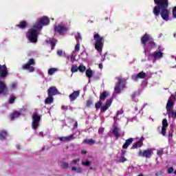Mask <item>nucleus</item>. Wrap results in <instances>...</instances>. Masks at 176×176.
Returning <instances> with one entry per match:
<instances>
[{"instance_id":"nucleus-41","label":"nucleus","mask_w":176,"mask_h":176,"mask_svg":"<svg viewBox=\"0 0 176 176\" xmlns=\"http://www.w3.org/2000/svg\"><path fill=\"white\" fill-rule=\"evenodd\" d=\"M61 109H63V111H67L68 109V106L63 105Z\"/></svg>"},{"instance_id":"nucleus-37","label":"nucleus","mask_w":176,"mask_h":176,"mask_svg":"<svg viewBox=\"0 0 176 176\" xmlns=\"http://www.w3.org/2000/svg\"><path fill=\"white\" fill-rule=\"evenodd\" d=\"M16 87H17V83L13 82L11 85V89L14 90V89H16Z\"/></svg>"},{"instance_id":"nucleus-15","label":"nucleus","mask_w":176,"mask_h":176,"mask_svg":"<svg viewBox=\"0 0 176 176\" xmlns=\"http://www.w3.org/2000/svg\"><path fill=\"white\" fill-rule=\"evenodd\" d=\"M47 94L48 96H56V94H60V92L56 87H51L47 90Z\"/></svg>"},{"instance_id":"nucleus-47","label":"nucleus","mask_w":176,"mask_h":176,"mask_svg":"<svg viewBox=\"0 0 176 176\" xmlns=\"http://www.w3.org/2000/svg\"><path fill=\"white\" fill-rule=\"evenodd\" d=\"M76 171V173H82V170L81 169V168H77Z\"/></svg>"},{"instance_id":"nucleus-51","label":"nucleus","mask_w":176,"mask_h":176,"mask_svg":"<svg viewBox=\"0 0 176 176\" xmlns=\"http://www.w3.org/2000/svg\"><path fill=\"white\" fill-rule=\"evenodd\" d=\"M52 49H54V46H56V44H54V43H52Z\"/></svg>"},{"instance_id":"nucleus-40","label":"nucleus","mask_w":176,"mask_h":176,"mask_svg":"<svg viewBox=\"0 0 176 176\" xmlns=\"http://www.w3.org/2000/svg\"><path fill=\"white\" fill-rule=\"evenodd\" d=\"M82 164L83 166H90V162L87 161V162H82Z\"/></svg>"},{"instance_id":"nucleus-18","label":"nucleus","mask_w":176,"mask_h":176,"mask_svg":"<svg viewBox=\"0 0 176 176\" xmlns=\"http://www.w3.org/2000/svg\"><path fill=\"white\" fill-rule=\"evenodd\" d=\"M79 94H80V92L79 91H75L72 94L69 95V100L70 101H75L76 98H78L79 97Z\"/></svg>"},{"instance_id":"nucleus-57","label":"nucleus","mask_w":176,"mask_h":176,"mask_svg":"<svg viewBox=\"0 0 176 176\" xmlns=\"http://www.w3.org/2000/svg\"><path fill=\"white\" fill-rule=\"evenodd\" d=\"M151 43L155 46V43L153 41H152Z\"/></svg>"},{"instance_id":"nucleus-21","label":"nucleus","mask_w":176,"mask_h":176,"mask_svg":"<svg viewBox=\"0 0 176 176\" xmlns=\"http://www.w3.org/2000/svg\"><path fill=\"white\" fill-rule=\"evenodd\" d=\"M166 113L170 118L176 119V111L175 110H170L169 111H166Z\"/></svg>"},{"instance_id":"nucleus-54","label":"nucleus","mask_w":176,"mask_h":176,"mask_svg":"<svg viewBox=\"0 0 176 176\" xmlns=\"http://www.w3.org/2000/svg\"><path fill=\"white\" fill-rule=\"evenodd\" d=\"M114 122H118V118L117 117H114Z\"/></svg>"},{"instance_id":"nucleus-13","label":"nucleus","mask_w":176,"mask_h":176,"mask_svg":"<svg viewBox=\"0 0 176 176\" xmlns=\"http://www.w3.org/2000/svg\"><path fill=\"white\" fill-rule=\"evenodd\" d=\"M8 91V86L5 82L0 80V94H6Z\"/></svg>"},{"instance_id":"nucleus-2","label":"nucleus","mask_w":176,"mask_h":176,"mask_svg":"<svg viewBox=\"0 0 176 176\" xmlns=\"http://www.w3.org/2000/svg\"><path fill=\"white\" fill-rule=\"evenodd\" d=\"M156 6L154 7L153 13L155 16H159L160 9L168 8V0H154Z\"/></svg>"},{"instance_id":"nucleus-61","label":"nucleus","mask_w":176,"mask_h":176,"mask_svg":"<svg viewBox=\"0 0 176 176\" xmlns=\"http://www.w3.org/2000/svg\"><path fill=\"white\" fill-rule=\"evenodd\" d=\"M138 176H143L142 174H140Z\"/></svg>"},{"instance_id":"nucleus-42","label":"nucleus","mask_w":176,"mask_h":176,"mask_svg":"<svg viewBox=\"0 0 176 176\" xmlns=\"http://www.w3.org/2000/svg\"><path fill=\"white\" fill-rule=\"evenodd\" d=\"M99 134H102L104 133V128H100L98 130Z\"/></svg>"},{"instance_id":"nucleus-24","label":"nucleus","mask_w":176,"mask_h":176,"mask_svg":"<svg viewBox=\"0 0 176 176\" xmlns=\"http://www.w3.org/2000/svg\"><path fill=\"white\" fill-rule=\"evenodd\" d=\"M59 140L60 141H71L72 140H74V135H71L67 137H61Z\"/></svg>"},{"instance_id":"nucleus-52","label":"nucleus","mask_w":176,"mask_h":176,"mask_svg":"<svg viewBox=\"0 0 176 176\" xmlns=\"http://www.w3.org/2000/svg\"><path fill=\"white\" fill-rule=\"evenodd\" d=\"M102 63H100V64H99V68H100V69H102Z\"/></svg>"},{"instance_id":"nucleus-36","label":"nucleus","mask_w":176,"mask_h":176,"mask_svg":"<svg viewBox=\"0 0 176 176\" xmlns=\"http://www.w3.org/2000/svg\"><path fill=\"white\" fill-rule=\"evenodd\" d=\"M57 54L58 56H65V52H63V50H59L57 51Z\"/></svg>"},{"instance_id":"nucleus-31","label":"nucleus","mask_w":176,"mask_h":176,"mask_svg":"<svg viewBox=\"0 0 176 176\" xmlns=\"http://www.w3.org/2000/svg\"><path fill=\"white\" fill-rule=\"evenodd\" d=\"M58 69L57 68H51L48 70V75H53L55 72H57Z\"/></svg>"},{"instance_id":"nucleus-58","label":"nucleus","mask_w":176,"mask_h":176,"mask_svg":"<svg viewBox=\"0 0 176 176\" xmlns=\"http://www.w3.org/2000/svg\"><path fill=\"white\" fill-rule=\"evenodd\" d=\"M82 153H86V151H82Z\"/></svg>"},{"instance_id":"nucleus-5","label":"nucleus","mask_w":176,"mask_h":176,"mask_svg":"<svg viewBox=\"0 0 176 176\" xmlns=\"http://www.w3.org/2000/svg\"><path fill=\"white\" fill-rule=\"evenodd\" d=\"M118 82L114 88V93L119 94L121 90H123L126 87V80L122 79L120 77L117 78Z\"/></svg>"},{"instance_id":"nucleus-6","label":"nucleus","mask_w":176,"mask_h":176,"mask_svg":"<svg viewBox=\"0 0 176 176\" xmlns=\"http://www.w3.org/2000/svg\"><path fill=\"white\" fill-rule=\"evenodd\" d=\"M39 122H41V116L38 113L34 112L32 115V126L34 130H36L39 127Z\"/></svg>"},{"instance_id":"nucleus-19","label":"nucleus","mask_w":176,"mask_h":176,"mask_svg":"<svg viewBox=\"0 0 176 176\" xmlns=\"http://www.w3.org/2000/svg\"><path fill=\"white\" fill-rule=\"evenodd\" d=\"M149 56L153 57L154 58H162L163 57V53L162 52H155L151 54H149Z\"/></svg>"},{"instance_id":"nucleus-33","label":"nucleus","mask_w":176,"mask_h":176,"mask_svg":"<svg viewBox=\"0 0 176 176\" xmlns=\"http://www.w3.org/2000/svg\"><path fill=\"white\" fill-rule=\"evenodd\" d=\"M78 71H80V72H85V71H86V66L80 65L78 67Z\"/></svg>"},{"instance_id":"nucleus-25","label":"nucleus","mask_w":176,"mask_h":176,"mask_svg":"<svg viewBox=\"0 0 176 176\" xmlns=\"http://www.w3.org/2000/svg\"><path fill=\"white\" fill-rule=\"evenodd\" d=\"M20 115H21L20 112L14 111L12 114L10 115L11 120H14V119H16V118H19Z\"/></svg>"},{"instance_id":"nucleus-1","label":"nucleus","mask_w":176,"mask_h":176,"mask_svg":"<svg viewBox=\"0 0 176 176\" xmlns=\"http://www.w3.org/2000/svg\"><path fill=\"white\" fill-rule=\"evenodd\" d=\"M49 23H50V21L47 16H43L38 19L36 23L33 26V28L27 34L29 41L33 43H36L38 41V31L42 30V25H47Z\"/></svg>"},{"instance_id":"nucleus-10","label":"nucleus","mask_w":176,"mask_h":176,"mask_svg":"<svg viewBox=\"0 0 176 176\" xmlns=\"http://www.w3.org/2000/svg\"><path fill=\"white\" fill-rule=\"evenodd\" d=\"M54 30L56 32L60 34V35H64V34L68 31V28L65 27V25H58L54 28Z\"/></svg>"},{"instance_id":"nucleus-62","label":"nucleus","mask_w":176,"mask_h":176,"mask_svg":"<svg viewBox=\"0 0 176 176\" xmlns=\"http://www.w3.org/2000/svg\"><path fill=\"white\" fill-rule=\"evenodd\" d=\"M69 109H71V111H72V107H70Z\"/></svg>"},{"instance_id":"nucleus-60","label":"nucleus","mask_w":176,"mask_h":176,"mask_svg":"<svg viewBox=\"0 0 176 176\" xmlns=\"http://www.w3.org/2000/svg\"><path fill=\"white\" fill-rule=\"evenodd\" d=\"M144 52H145V54H146V52H147L146 50H144Z\"/></svg>"},{"instance_id":"nucleus-26","label":"nucleus","mask_w":176,"mask_h":176,"mask_svg":"<svg viewBox=\"0 0 176 176\" xmlns=\"http://www.w3.org/2000/svg\"><path fill=\"white\" fill-rule=\"evenodd\" d=\"M93 70L91 69H88L85 72L86 76L87 77L88 79H91V77L93 76Z\"/></svg>"},{"instance_id":"nucleus-44","label":"nucleus","mask_w":176,"mask_h":176,"mask_svg":"<svg viewBox=\"0 0 176 176\" xmlns=\"http://www.w3.org/2000/svg\"><path fill=\"white\" fill-rule=\"evenodd\" d=\"M126 158L124 157H121V159L120 160V162H122V163H124V162H126Z\"/></svg>"},{"instance_id":"nucleus-22","label":"nucleus","mask_w":176,"mask_h":176,"mask_svg":"<svg viewBox=\"0 0 176 176\" xmlns=\"http://www.w3.org/2000/svg\"><path fill=\"white\" fill-rule=\"evenodd\" d=\"M149 40H151V36L146 34H144L141 38L142 43H144V45H145Z\"/></svg>"},{"instance_id":"nucleus-46","label":"nucleus","mask_w":176,"mask_h":176,"mask_svg":"<svg viewBox=\"0 0 176 176\" xmlns=\"http://www.w3.org/2000/svg\"><path fill=\"white\" fill-rule=\"evenodd\" d=\"M25 27H27V22L23 21V28H25Z\"/></svg>"},{"instance_id":"nucleus-4","label":"nucleus","mask_w":176,"mask_h":176,"mask_svg":"<svg viewBox=\"0 0 176 176\" xmlns=\"http://www.w3.org/2000/svg\"><path fill=\"white\" fill-rule=\"evenodd\" d=\"M113 101V99L110 98L107 100L105 104L102 105V102H101V100H100L99 102H96L95 104V107L96 108V109H100V111L101 112H105V111H107L108 109V108H109V107H111V105H112V102Z\"/></svg>"},{"instance_id":"nucleus-16","label":"nucleus","mask_w":176,"mask_h":176,"mask_svg":"<svg viewBox=\"0 0 176 176\" xmlns=\"http://www.w3.org/2000/svg\"><path fill=\"white\" fill-rule=\"evenodd\" d=\"M167 127H168V122H167V119H164L162 120V135H166V131L167 130Z\"/></svg>"},{"instance_id":"nucleus-63","label":"nucleus","mask_w":176,"mask_h":176,"mask_svg":"<svg viewBox=\"0 0 176 176\" xmlns=\"http://www.w3.org/2000/svg\"><path fill=\"white\" fill-rule=\"evenodd\" d=\"M170 135V137H173V135Z\"/></svg>"},{"instance_id":"nucleus-49","label":"nucleus","mask_w":176,"mask_h":176,"mask_svg":"<svg viewBox=\"0 0 176 176\" xmlns=\"http://www.w3.org/2000/svg\"><path fill=\"white\" fill-rule=\"evenodd\" d=\"M78 162H79V159L73 160V163H74V164H76V163H78Z\"/></svg>"},{"instance_id":"nucleus-27","label":"nucleus","mask_w":176,"mask_h":176,"mask_svg":"<svg viewBox=\"0 0 176 176\" xmlns=\"http://www.w3.org/2000/svg\"><path fill=\"white\" fill-rule=\"evenodd\" d=\"M6 135H8V132L4 130L0 131V140H5V138H6Z\"/></svg>"},{"instance_id":"nucleus-43","label":"nucleus","mask_w":176,"mask_h":176,"mask_svg":"<svg viewBox=\"0 0 176 176\" xmlns=\"http://www.w3.org/2000/svg\"><path fill=\"white\" fill-rule=\"evenodd\" d=\"M174 171V169L173 168H168V173L170 174Z\"/></svg>"},{"instance_id":"nucleus-8","label":"nucleus","mask_w":176,"mask_h":176,"mask_svg":"<svg viewBox=\"0 0 176 176\" xmlns=\"http://www.w3.org/2000/svg\"><path fill=\"white\" fill-rule=\"evenodd\" d=\"M161 17L163 19V20H165V21H168L169 20V16H170V11L167 8H161Z\"/></svg>"},{"instance_id":"nucleus-38","label":"nucleus","mask_w":176,"mask_h":176,"mask_svg":"<svg viewBox=\"0 0 176 176\" xmlns=\"http://www.w3.org/2000/svg\"><path fill=\"white\" fill-rule=\"evenodd\" d=\"M173 16L175 19H176V6L173 9Z\"/></svg>"},{"instance_id":"nucleus-59","label":"nucleus","mask_w":176,"mask_h":176,"mask_svg":"<svg viewBox=\"0 0 176 176\" xmlns=\"http://www.w3.org/2000/svg\"><path fill=\"white\" fill-rule=\"evenodd\" d=\"M39 134H40V135H43V133L42 132H41Z\"/></svg>"},{"instance_id":"nucleus-12","label":"nucleus","mask_w":176,"mask_h":176,"mask_svg":"<svg viewBox=\"0 0 176 176\" xmlns=\"http://www.w3.org/2000/svg\"><path fill=\"white\" fill-rule=\"evenodd\" d=\"M174 107V96H171L166 104V112L171 111V109Z\"/></svg>"},{"instance_id":"nucleus-56","label":"nucleus","mask_w":176,"mask_h":176,"mask_svg":"<svg viewBox=\"0 0 176 176\" xmlns=\"http://www.w3.org/2000/svg\"><path fill=\"white\" fill-rule=\"evenodd\" d=\"M157 155H162V153H160V151H157Z\"/></svg>"},{"instance_id":"nucleus-39","label":"nucleus","mask_w":176,"mask_h":176,"mask_svg":"<svg viewBox=\"0 0 176 176\" xmlns=\"http://www.w3.org/2000/svg\"><path fill=\"white\" fill-rule=\"evenodd\" d=\"M91 104H93V101H91L90 100L87 101V107H90V105H91Z\"/></svg>"},{"instance_id":"nucleus-45","label":"nucleus","mask_w":176,"mask_h":176,"mask_svg":"<svg viewBox=\"0 0 176 176\" xmlns=\"http://www.w3.org/2000/svg\"><path fill=\"white\" fill-rule=\"evenodd\" d=\"M122 113H123V110H120L117 112V116H119V115H122Z\"/></svg>"},{"instance_id":"nucleus-29","label":"nucleus","mask_w":176,"mask_h":176,"mask_svg":"<svg viewBox=\"0 0 176 176\" xmlns=\"http://www.w3.org/2000/svg\"><path fill=\"white\" fill-rule=\"evenodd\" d=\"M142 146V142L139 141L133 145L132 149H135V148H141Z\"/></svg>"},{"instance_id":"nucleus-32","label":"nucleus","mask_w":176,"mask_h":176,"mask_svg":"<svg viewBox=\"0 0 176 176\" xmlns=\"http://www.w3.org/2000/svg\"><path fill=\"white\" fill-rule=\"evenodd\" d=\"M113 134L116 136V137H119V128L115 126L113 130Z\"/></svg>"},{"instance_id":"nucleus-55","label":"nucleus","mask_w":176,"mask_h":176,"mask_svg":"<svg viewBox=\"0 0 176 176\" xmlns=\"http://www.w3.org/2000/svg\"><path fill=\"white\" fill-rule=\"evenodd\" d=\"M68 167V164H65V168H67Z\"/></svg>"},{"instance_id":"nucleus-28","label":"nucleus","mask_w":176,"mask_h":176,"mask_svg":"<svg viewBox=\"0 0 176 176\" xmlns=\"http://www.w3.org/2000/svg\"><path fill=\"white\" fill-rule=\"evenodd\" d=\"M53 96H52L51 95H48V97L45 99V104H52V102H53Z\"/></svg>"},{"instance_id":"nucleus-9","label":"nucleus","mask_w":176,"mask_h":176,"mask_svg":"<svg viewBox=\"0 0 176 176\" xmlns=\"http://www.w3.org/2000/svg\"><path fill=\"white\" fill-rule=\"evenodd\" d=\"M9 75V72H8V67H6V65H0V78H6Z\"/></svg>"},{"instance_id":"nucleus-48","label":"nucleus","mask_w":176,"mask_h":176,"mask_svg":"<svg viewBox=\"0 0 176 176\" xmlns=\"http://www.w3.org/2000/svg\"><path fill=\"white\" fill-rule=\"evenodd\" d=\"M17 27H19V28H23V21H21L19 25H17Z\"/></svg>"},{"instance_id":"nucleus-34","label":"nucleus","mask_w":176,"mask_h":176,"mask_svg":"<svg viewBox=\"0 0 176 176\" xmlns=\"http://www.w3.org/2000/svg\"><path fill=\"white\" fill-rule=\"evenodd\" d=\"M78 70H79V67L76 65H73L71 69L72 72H78Z\"/></svg>"},{"instance_id":"nucleus-35","label":"nucleus","mask_w":176,"mask_h":176,"mask_svg":"<svg viewBox=\"0 0 176 176\" xmlns=\"http://www.w3.org/2000/svg\"><path fill=\"white\" fill-rule=\"evenodd\" d=\"M14 100H16V96L11 95L10 96V100H9L10 104H13L14 102Z\"/></svg>"},{"instance_id":"nucleus-23","label":"nucleus","mask_w":176,"mask_h":176,"mask_svg":"<svg viewBox=\"0 0 176 176\" xmlns=\"http://www.w3.org/2000/svg\"><path fill=\"white\" fill-rule=\"evenodd\" d=\"M109 96L107 91H103L100 96V101H105V98Z\"/></svg>"},{"instance_id":"nucleus-7","label":"nucleus","mask_w":176,"mask_h":176,"mask_svg":"<svg viewBox=\"0 0 176 176\" xmlns=\"http://www.w3.org/2000/svg\"><path fill=\"white\" fill-rule=\"evenodd\" d=\"M32 65H35V60L30 58L28 63L23 65V69H28V71L30 72H34V71H35V67H34Z\"/></svg>"},{"instance_id":"nucleus-30","label":"nucleus","mask_w":176,"mask_h":176,"mask_svg":"<svg viewBox=\"0 0 176 176\" xmlns=\"http://www.w3.org/2000/svg\"><path fill=\"white\" fill-rule=\"evenodd\" d=\"M84 142L88 145H94V144H96V141H94L93 139H87L84 140Z\"/></svg>"},{"instance_id":"nucleus-3","label":"nucleus","mask_w":176,"mask_h":176,"mask_svg":"<svg viewBox=\"0 0 176 176\" xmlns=\"http://www.w3.org/2000/svg\"><path fill=\"white\" fill-rule=\"evenodd\" d=\"M94 39L96 42L95 48L99 53H101L102 52V47H104V37L96 33L94 35Z\"/></svg>"},{"instance_id":"nucleus-14","label":"nucleus","mask_w":176,"mask_h":176,"mask_svg":"<svg viewBox=\"0 0 176 176\" xmlns=\"http://www.w3.org/2000/svg\"><path fill=\"white\" fill-rule=\"evenodd\" d=\"M76 39L77 41V44L74 47V52H76V53H78L79 52V50H80V45L79 44V40L82 39V38L80 37V34L77 33V34H76Z\"/></svg>"},{"instance_id":"nucleus-50","label":"nucleus","mask_w":176,"mask_h":176,"mask_svg":"<svg viewBox=\"0 0 176 176\" xmlns=\"http://www.w3.org/2000/svg\"><path fill=\"white\" fill-rule=\"evenodd\" d=\"M77 168H76V167H75V166H73V167L72 168V171H76Z\"/></svg>"},{"instance_id":"nucleus-20","label":"nucleus","mask_w":176,"mask_h":176,"mask_svg":"<svg viewBox=\"0 0 176 176\" xmlns=\"http://www.w3.org/2000/svg\"><path fill=\"white\" fill-rule=\"evenodd\" d=\"M133 141H134V139H133L131 138L126 140L125 143L122 146L123 149H127V148H129V146L131 145V144H133Z\"/></svg>"},{"instance_id":"nucleus-11","label":"nucleus","mask_w":176,"mask_h":176,"mask_svg":"<svg viewBox=\"0 0 176 176\" xmlns=\"http://www.w3.org/2000/svg\"><path fill=\"white\" fill-rule=\"evenodd\" d=\"M152 155H153V151L151 148L144 150L143 151H140L139 153V156H142L143 157H147V158L151 157Z\"/></svg>"},{"instance_id":"nucleus-53","label":"nucleus","mask_w":176,"mask_h":176,"mask_svg":"<svg viewBox=\"0 0 176 176\" xmlns=\"http://www.w3.org/2000/svg\"><path fill=\"white\" fill-rule=\"evenodd\" d=\"M74 127H75V129H76V127H78V122H76V123L74 124Z\"/></svg>"},{"instance_id":"nucleus-17","label":"nucleus","mask_w":176,"mask_h":176,"mask_svg":"<svg viewBox=\"0 0 176 176\" xmlns=\"http://www.w3.org/2000/svg\"><path fill=\"white\" fill-rule=\"evenodd\" d=\"M146 76V74L144 72L138 73L137 75L133 76V79L137 80V79H144Z\"/></svg>"}]
</instances>
